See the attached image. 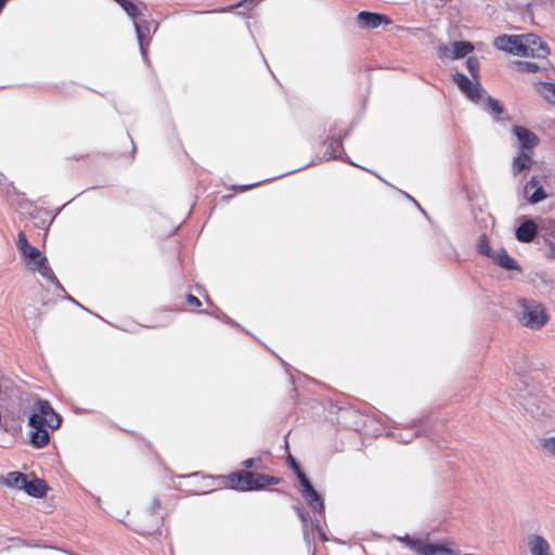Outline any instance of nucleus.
<instances>
[{"label":"nucleus","instance_id":"obj_36","mask_svg":"<svg viewBox=\"0 0 555 555\" xmlns=\"http://www.w3.org/2000/svg\"><path fill=\"white\" fill-rule=\"evenodd\" d=\"M412 537H410L409 534H405L403 537H398V540L402 543H404L405 545L409 543V540L411 539Z\"/></svg>","mask_w":555,"mask_h":555},{"label":"nucleus","instance_id":"obj_27","mask_svg":"<svg viewBox=\"0 0 555 555\" xmlns=\"http://www.w3.org/2000/svg\"><path fill=\"white\" fill-rule=\"evenodd\" d=\"M120 7L125 10V12L131 17L134 18L139 14V10L134 3L130 0H115Z\"/></svg>","mask_w":555,"mask_h":555},{"label":"nucleus","instance_id":"obj_12","mask_svg":"<svg viewBox=\"0 0 555 555\" xmlns=\"http://www.w3.org/2000/svg\"><path fill=\"white\" fill-rule=\"evenodd\" d=\"M538 234V227L534 223L533 220H526L524 221L517 229H516V238L519 242L522 243H529L534 240V237Z\"/></svg>","mask_w":555,"mask_h":555},{"label":"nucleus","instance_id":"obj_22","mask_svg":"<svg viewBox=\"0 0 555 555\" xmlns=\"http://www.w3.org/2000/svg\"><path fill=\"white\" fill-rule=\"evenodd\" d=\"M21 254L24 256V258L28 262V266H30V267L37 260H39V258H44L43 256H41V253L39 251V249H37L36 247H34L31 245L28 248L24 249Z\"/></svg>","mask_w":555,"mask_h":555},{"label":"nucleus","instance_id":"obj_29","mask_svg":"<svg viewBox=\"0 0 555 555\" xmlns=\"http://www.w3.org/2000/svg\"><path fill=\"white\" fill-rule=\"evenodd\" d=\"M466 66L469 73L473 75L474 79H478V72L480 68L479 61L476 57H468L466 61Z\"/></svg>","mask_w":555,"mask_h":555},{"label":"nucleus","instance_id":"obj_26","mask_svg":"<svg viewBox=\"0 0 555 555\" xmlns=\"http://www.w3.org/2000/svg\"><path fill=\"white\" fill-rule=\"evenodd\" d=\"M541 448L548 456L555 459V436L542 439Z\"/></svg>","mask_w":555,"mask_h":555},{"label":"nucleus","instance_id":"obj_16","mask_svg":"<svg viewBox=\"0 0 555 555\" xmlns=\"http://www.w3.org/2000/svg\"><path fill=\"white\" fill-rule=\"evenodd\" d=\"M24 490L31 496L41 498L47 492V486L41 479H27Z\"/></svg>","mask_w":555,"mask_h":555},{"label":"nucleus","instance_id":"obj_30","mask_svg":"<svg viewBox=\"0 0 555 555\" xmlns=\"http://www.w3.org/2000/svg\"><path fill=\"white\" fill-rule=\"evenodd\" d=\"M16 246L21 253L30 246L25 233L22 231L17 235Z\"/></svg>","mask_w":555,"mask_h":555},{"label":"nucleus","instance_id":"obj_20","mask_svg":"<svg viewBox=\"0 0 555 555\" xmlns=\"http://www.w3.org/2000/svg\"><path fill=\"white\" fill-rule=\"evenodd\" d=\"M477 251L480 254V255H483L488 258H491V256L493 255V253L495 250H493L490 246V242L487 237L486 234H482L480 235V237L478 238V242H477Z\"/></svg>","mask_w":555,"mask_h":555},{"label":"nucleus","instance_id":"obj_35","mask_svg":"<svg viewBox=\"0 0 555 555\" xmlns=\"http://www.w3.org/2000/svg\"><path fill=\"white\" fill-rule=\"evenodd\" d=\"M416 436V434H408L405 435V437H403L402 435H400V440L404 443H409L413 440V438Z\"/></svg>","mask_w":555,"mask_h":555},{"label":"nucleus","instance_id":"obj_18","mask_svg":"<svg viewBox=\"0 0 555 555\" xmlns=\"http://www.w3.org/2000/svg\"><path fill=\"white\" fill-rule=\"evenodd\" d=\"M535 89L547 102L555 104V83L538 82Z\"/></svg>","mask_w":555,"mask_h":555},{"label":"nucleus","instance_id":"obj_24","mask_svg":"<svg viewBox=\"0 0 555 555\" xmlns=\"http://www.w3.org/2000/svg\"><path fill=\"white\" fill-rule=\"evenodd\" d=\"M428 545V543L425 542V540L423 539H418V538H411L409 540V543L406 544V546L415 552V553H420L422 555L425 554V548L426 546Z\"/></svg>","mask_w":555,"mask_h":555},{"label":"nucleus","instance_id":"obj_41","mask_svg":"<svg viewBox=\"0 0 555 555\" xmlns=\"http://www.w3.org/2000/svg\"><path fill=\"white\" fill-rule=\"evenodd\" d=\"M406 197H409V199L414 201V199L412 198V196H410V194H406Z\"/></svg>","mask_w":555,"mask_h":555},{"label":"nucleus","instance_id":"obj_28","mask_svg":"<svg viewBox=\"0 0 555 555\" xmlns=\"http://www.w3.org/2000/svg\"><path fill=\"white\" fill-rule=\"evenodd\" d=\"M341 142L339 140H332L328 150L326 151V155L330 158H337L340 155Z\"/></svg>","mask_w":555,"mask_h":555},{"label":"nucleus","instance_id":"obj_6","mask_svg":"<svg viewBox=\"0 0 555 555\" xmlns=\"http://www.w3.org/2000/svg\"><path fill=\"white\" fill-rule=\"evenodd\" d=\"M545 176L539 177L533 176L524 186V193L527 195L531 190H533L532 194L528 197L530 204H538L545 198H547V193L545 192L543 185L545 183Z\"/></svg>","mask_w":555,"mask_h":555},{"label":"nucleus","instance_id":"obj_5","mask_svg":"<svg viewBox=\"0 0 555 555\" xmlns=\"http://www.w3.org/2000/svg\"><path fill=\"white\" fill-rule=\"evenodd\" d=\"M474 46L468 41H455L449 46H440L438 53L441 59H461L472 52Z\"/></svg>","mask_w":555,"mask_h":555},{"label":"nucleus","instance_id":"obj_21","mask_svg":"<svg viewBox=\"0 0 555 555\" xmlns=\"http://www.w3.org/2000/svg\"><path fill=\"white\" fill-rule=\"evenodd\" d=\"M279 482H280V479L276 477L256 473L255 483L258 485L256 490L263 489L267 486H274V485H278Z\"/></svg>","mask_w":555,"mask_h":555},{"label":"nucleus","instance_id":"obj_19","mask_svg":"<svg viewBox=\"0 0 555 555\" xmlns=\"http://www.w3.org/2000/svg\"><path fill=\"white\" fill-rule=\"evenodd\" d=\"M424 555H456L454 551L440 544L428 543Z\"/></svg>","mask_w":555,"mask_h":555},{"label":"nucleus","instance_id":"obj_3","mask_svg":"<svg viewBox=\"0 0 555 555\" xmlns=\"http://www.w3.org/2000/svg\"><path fill=\"white\" fill-rule=\"evenodd\" d=\"M521 322L525 326L539 330L548 322L545 307L534 300L521 299Z\"/></svg>","mask_w":555,"mask_h":555},{"label":"nucleus","instance_id":"obj_32","mask_svg":"<svg viewBox=\"0 0 555 555\" xmlns=\"http://www.w3.org/2000/svg\"><path fill=\"white\" fill-rule=\"evenodd\" d=\"M289 464H291V467L293 468V470L296 473L297 478L300 480V476L305 475V474L301 472L299 465L296 463V461L292 456H289Z\"/></svg>","mask_w":555,"mask_h":555},{"label":"nucleus","instance_id":"obj_31","mask_svg":"<svg viewBox=\"0 0 555 555\" xmlns=\"http://www.w3.org/2000/svg\"><path fill=\"white\" fill-rule=\"evenodd\" d=\"M488 106L489 108L496 115H500L503 113V106L501 105V103L495 100V99H492V98H489L488 99Z\"/></svg>","mask_w":555,"mask_h":555},{"label":"nucleus","instance_id":"obj_14","mask_svg":"<svg viewBox=\"0 0 555 555\" xmlns=\"http://www.w3.org/2000/svg\"><path fill=\"white\" fill-rule=\"evenodd\" d=\"M490 259L506 270L516 269V261L507 255L504 248L495 250Z\"/></svg>","mask_w":555,"mask_h":555},{"label":"nucleus","instance_id":"obj_4","mask_svg":"<svg viewBox=\"0 0 555 555\" xmlns=\"http://www.w3.org/2000/svg\"><path fill=\"white\" fill-rule=\"evenodd\" d=\"M453 81L470 101L477 102L480 100L482 88L478 79L470 80L464 74L455 73L453 75Z\"/></svg>","mask_w":555,"mask_h":555},{"label":"nucleus","instance_id":"obj_11","mask_svg":"<svg viewBox=\"0 0 555 555\" xmlns=\"http://www.w3.org/2000/svg\"><path fill=\"white\" fill-rule=\"evenodd\" d=\"M528 548L531 555H553L550 543L539 534L528 537Z\"/></svg>","mask_w":555,"mask_h":555},{"label":"nucleus","instance_id":"obj_17","mask_svg":"<svg viewBox=\"0 0 555 555\" xmlns=\"http://www.w3.org/2000/svg\"><path fill=\"white\" fill-rule=\"evenodd\" d=\"M26 475L20 472H13L4 477L3 482L9 487H14L16 489L24 490L26 486Z\"/></svg>","mask_w":555,"mask_h":555},{"label":"nucleus","instance_id":"obj_38","mask_svg":"<svg viewBox=\"0 0 555 555\" xmlns=\"http://www.w3.org/2000/svg\"><path fill=\"white\" fill-rule=\"evenodd\" d=\"M8 0H0V10L3 9Z\"/></svg>","mask_w":555,"mask_h":555},{"label":"nucleus","instance_id":"obj_40","mask_svg":"<svg viewBox=\"0 0 555 555\" xmlns=\"http://www.w3.org/2000/svg\"><path fill=\"white\" fill-rule=\"evenodd\" d=\"M406 197H409V199L414 201V199L412 198V196H410V194H406Z\"/></svg>","mask_w":555,"mask_h":555},{"label":"nucleus","instance_id":"obj_2","mask_svg":"<svg viewBox=\"0 0 555 555\" xmlns=\"http://www.w3.org/2000/svg\"><path fill=\"white\" fill-rule=\"evenodd\" d=\"M495 44L500 50L525 57L544 59L550 53L548 48L534 34L502 36Z\"/></svg>","mask_w":555,"mask_h":555},{"label":"nucleus","instance_id":"obj_8","mask_svg":"<svg viewBox=\"0 0 555 555\" xmlns=\"http://www.w3.org/2000/svg\"><path fill=\"white\" fill-rule=\"evenodd\" d=\"M300 485L302 487L301 494H302L304 499L307 501V503L314 511H317L319 513H323L324 512V502L322 501L320 494L312 487L311 482L306 477V475L300 476Z\"/></svg>","mask_w":555,"mask_h":555},{"label":"nucleus","instance_id":"obj_7","mask_svg":"<svg viewBox=\"0 0 555 555\" xmlns=\"http://www.w3.org/2000/svg\"><path fill=\"white\" fill-rule=\"evenodd\" d=\"M256 473L242 470L233 473L229 476V481L233 489L240 491L256 490L258 485L255 483Z\"/></svg>","mask_w":555,"mask_h":555},{"label":"nucleus","instance_id":"obj_9","mask_svg":"<svg viewBox=\"0 0 555 555\" xmlns=\"http://www.w3.org/2000/svg\"><path fill=\"white\" fill-rule=\"evenodd\" d=\"M513 133L518 140L519 151L532 152V150L539 144L538 135L522 126L513 127Z\"/></svg>","mask_w":555,"mask_h":555},{"label":"nucleus","instance_id":"obj_13","mask_svg":"<svg viewBox=\"0 0 555 555\" xmlns=\"http://www.w3.org/2000/svg\"><path fill=\"white\" fill-rule=\"evenodd\" d=\"M532 152L519 151L513 160V172L518 175L520 171L528 169L532 165Z\"/></svg>","mask_w":555,"mask_h":555},{"label":"nucleus","instance_id":"obj_33","mask_svg":"<svg viewBox=\"0 0 555 555\" xmlns=\"http://www.w3.org/2000/svg\"><path fill=\"white\" fill-rule=\"evenodd\" d=\"M260 460L259 459H247L243 462V466L245 468H253V467H256V463L259 462Z\"/></svg>","mask_w":555,"mask_h":555},{"label":"nucleus","instance_id":"obj_34","mask_svg":"<svg viewBox=\"0 0 555 555\" xmlns=\"http://www.w3.org/2000/svg\"><path fill=\"white\" fill-rule=\"evenodd\" d=\"M186 301L190 304V305H193L195 307H199L201 306V301L197 297L193 296V295H188L186 297Z\"/></svg>","mask_w":555,"mask_h":555},{"label":"nucleus","instance_id":"obj_39","mask_svg":"<svg viewBox=\"0 0 555 555\" xmlns=\"http://www.w3.org/2000/svg\"><path fill=\"white\" fill-rule=\"evenodd\" d=\"M299 516L301 517V519H302L304 521L306 520L304 513H301V512H300V513H299Z\"/></svg>","mask_w":555,"mask_h":555},{"label":"nucleus","instance_id":"obj_1","mask_svg":"<svg viewBox=\"0 0 555 555\" xmlns=\"http://www.w3.org/2000/svg\"><path fill=\"white\" fill-rule=\"evenodd\" d=\"M61 422V416L47 400L37 399L28 417V425L31 428L30 443L36 448L46 447L50 439L47 428L56 429Z\"/></svg>","mask_w":555,"mask_h":555},{"label":"nucleus","instance_id":"obj_25","mask_svg":"<svg viewBox=\"0 0 555 555\" xmlns=\"http://www.w3.org/2000/svg\"><path fill=\"white\" fill-rule=\"evenodd\" d=\"M517 65H518V69L520 72H527V73H537L544 68L538 62H533V61L518 62Z\"/></svg>","mask_w":555,"mask_h":555},{"label":"nucleus","instance_id":"obj_10","mask_svg":"<svg viewBox=\"0 0 555 555\" xmlns=\"http://www.w3.org/2000/svg\"><path fill=\"white\" fill-rule=\"evenodd\" d=\"M357 20L361 27L366 29H375L382 24H390V20L386 15L367 11L360 12Z\"/></svg>","mask_w":555,"mask_h":555},{"label":"nucleus","instance_id":"obj_15","mask_svg":"<svg viewBox=\"0 0 555 555\" xmlns=\"http://www.w3.org/2000/svg\"><path fill=\"white\" fill-rule=\"evenodd\" d=\"M31 270L34 271H38L42 278L55 283L57 286H59V282L52 271V269L50 268V266L48 264V260L47 258H39V260H37L33 266H31Z\"/></svg>","mask_w":555,"mask_h":555},{"label":"nucleus","instance_id":"obj_23","mask_svg":"<svg viewBox=\"0 0 555 555\" xmlns=\"http://www.w3.org/2000/svg\"><path fill=\"white\" fill-rule=\"evenodd\" d=\"M134 28H135V33H137V37H138V41H139V44H140L141 52H142L143 55H145V43H144V40H145V37L149 34V28L143 27L140 23H137V22H134Z\"/></svg>","mask_w":555,"mask_h":555},{"label":"nucleus","instance_id":"obj_37","mask_svg":"<svg viewBox=\"0 0 555 555\" xmlns=\"http://www.w3.org/2000/svg\"><path fill=\"white\" fill-rule=\"evenodd\" d=\"M255 184H251V185H242L240 186L241 190L245 191V190H248L250 189L251 186H254Z\"/></svg>","mask_w":555,"mask_h":555}]
</instances>
